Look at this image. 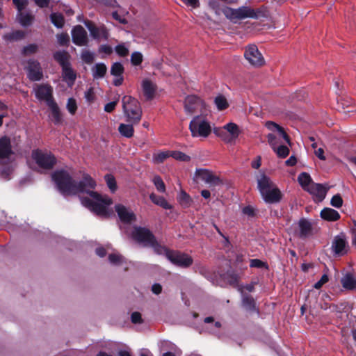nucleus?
Returning a JSON list of instances; mask_svg holds the SVG:
<instances>
[{"label": "nucleus", "mask_w": 356, "mask_h": 356, "mask_svg": "<svg viewBox=\"0 0 356 356\" xmlns=\"http://www.w3.org/2000/svg\"><path fill=\"white\" fill-rule=\"evenodd\" d=\"M51 177L58 190L63 195L79 194L84 207L99 216H108V207L112 204V200L107 195H102L93 191L96 182L89 175H84L83 180L79 182L74 180L71 175L63 170L55 171Z\"/></svg>", "instance_id": "1"}, {"label": "nucleus", "mask_w": 356, "mask_h": 356, "mask_svg": "<svg viewBox=\"0 0 356 356\" xmlns=\"http://www.w3.org/2000/svg\"><path fill=\"white\" fill-rule=\"evenodd\" d=\"M257 186L266 202L277 203L281 200L282 196L281 191L265 174H261L257 178Z\"/></svg>", "instance_id": "2"}, {"label": "nucleus", "mask_w": 356, "mask_h": 356, "mask_svg": "<svg viewBox=\"0 0 356 356\" xmlns=\"http://www.w3.org/2000/svg\"><path fill=\"white\" fill-rule=\"evenodd\" d=\"M122 103L127 121L131 124H138L143 114L139 102L131 96L125 95L122 99Z\"/></svg>", "instance_id": "3"}, {"label": "nucleus", "mask_w": 356, "mask_h": 356, "mask_svg": "<svg viewBox=\"0 0 356 356\" xmlns=\"http://www.w3.org/2000/svg\"><path fill=\"white\" fill-rule=\"evenodd\" d=\"M191 136L194 138H207L211 133V126L204 115H197L189 124Z\"/></svg>", "instance_id": "4"}, {"label": "nucleus", "mask_w": 356, "mask_h": 356, "mask_svg": "<svg viewBox=\"0 0 356 356\" xmlns=\"http://www.w3.org/2000/svg\"><path fill=\"white\" fill-rule=\"evenodd\" d=\"M215 134L220 137L225 143H234L241 133L238 126L234 122H229L222 128L214 129Z\"/></svg>", "instance_id": "5"}, {"label": "nucleus", "mask_w": 356, "mask_h": 356, "mask_svg": "<svg viewBox=\"0 0 356 356\" xmlns=\"http://www.w3.org/2000/svg\"><path fill=\"white\" fill-rule=\"evenodd\" d=\"M266 127L270 131L277 132L278 135L276 136L274 133H270L267 136L268 144L273 150H275V148L279 146L280 143V138H282L287 143H290L289 136L280 125L273 122L268 121L266 123Z\"/></svg>", "instance_id": "6"}, {"label": "nucleus", "mask_w": 356, "mask_h": 356, "mask_svg": "<svg viewBox=\"0 0 356 356\" xmlns=\"http://www.w3.org/2000/svg\"><path fill=\"white\" fill-rule=\"evenodd\" d=\"M31 156L40 168L46 170L51 169L56 161L52 154L40 149L33 150Z\"/></svg>", "instance_id": "7"}, {"label": "nucleus", "mask_w": 356, "mask_h": 356, "mask_svg": "<svg viewBox=\"0 0 356 356\" xmlns=\"http://www.w3.org/2000/svg\"><path fill=\"white\" fill-rule=\"evenodd\" d=\"M245 58L252 66L259 67L265 64V59L255 44L246 47L244 52Z\"/></svg>", "instance_id": "8"}, {"label": "nucleus", "mask_w": 356, "mask_h": 356, "mask_svg": "<svg viewBox=\"0 0 356 356\" xmlns=\"http://www.w3.org/2000/svg\"><path fill=\"white\" fill-rule=\"evenodd\" d=\"M35 97L40 102H44L47 105L54 101L53 88L47 83L35 84L33 87Z\"/></svg>", "instance_id": "9"}, {"label": "nucleus", "mask_w": 356, "mask_h": 356, "mask_svg": "<svg viewBox=\"0 0 356 356\" xmlns=\"http://www.w3.org/2000/svg\"><path fill=\"white\" fill-rule=\"evenodd\" d=\"M168 259L173 264L182 268L189 267L193 264V259L188 254L177 251H171L168 254Z\"/></svg>", "instance_id": "10"}, {"label": "nucleus", "mask_w": 356, "mask_h": 356, "mask_svg": "<svg viewBox=\"0 0 356 356\" xmlns=\"http://www.w3.org/2000/svg\"><path fill=\"white\" fill-rule=\"evenodd\" d=\"M195 175L197 178L208 184L210 186H216L222 184V181L218 176L207 169L197 170Z\"/></svg>", "instance_id": "11"}, {"label": "nucleus", "mask_w": 356, "mask_h": 356, "mask_svg": "<svg viewBox=\"0 0 356 356\" xmlns=\"http://www.w3.org/2000/svg\"><path fill=\"white\" fill-rule=\"evenodd\" d=\"M132 238L144 246L147 247L148 244L153 241L154 238L152 232L142 227H135L131 234Z\"/></svg>", "instance_id": "12"}, {"label": "nucleus", "mask_w": 356, "mask_h": 356, "mask_svg": "<svg viewBox=\"0 0 356 356\" xmlns=\"http://www.w3.org/2000/svg\"><path fill=\"white\" fill-rule=\"evenodd\" d=\"M204 108V103L201 99L195 96H188L185 99L184 108L188 115L201 112Z\"/></svg>", "instance_id": "13"}, {"label": "nucleus", "mask_w": 356, "mask_h": 356, "mask_svg": "<svg viewBox=\"0 0 356 356\" xmlns=\"http://www.w3.org/2000/svg\"><path fill=\"white\" fill-rule=\"evenodd\" d=\"M28 78L32 81H38L42 79L43 74L40 63L34 60H29L25 67Z\"/></svg>", "instance_id": "14"}, {"label": "nucleus", "mask_w": 356, "mask_h": 356, "mask_svg": "<svg viewBox=\"0 0 356 356\" xmlns=\"http://www.w3.org/2000/svg\"><path fill=\"white\" fill-rule=\"evenodd\" d=\"M72 41L78 46H85L88 43L87 33L83 26L77 25L72 31Z\"/></svg>", "instance_id": "15"}, {"label": "nucleus", "mask_w": 356, "mask_h": 356, "mask_svg": "<svg viewBox=\"0 0 356 356\" xmlns=\"http://www.w3.org/2000/svg\"><path fill=\"white\" fill-rule=\"evenodd\" d=\"M328 188L321 184L313 183L306 191L309 192L316 202L323 201L327 194Z\"/></svg>", "instance_id": "16"}, {"label": "nucleus", "mask_w": 356, "mask_h": 356, "mask_svg": "<svg viewBox=\"0 0 356 356\" xmlns=\"http://www.w3.org/2000/svg\"><path fill=\"white\" fill-rule=\"evenodd\" d=\"M86 26L93 38L99 40H106L108 38V33L104 26H97L91 22L86 23Z\"/></svg>", "instance_id": "17"}, {"label": "nucleus", "mask_w": 356, "mask_h": 356, "mask_svg": "<svg viewBox=\"0 0 356 356\" xmlns=\"http://www.w3.org/2000/svg\"><path fill=\"white\" fill-rule=\"evenodd\" d=\"M115 211L120 220L125 223H130L136 220V216L129 208L122 204H117L115 207Z\"/></svg>", "instance_id": "18"}, {"label": "nucleus", "mask_w": 356, "mask_h": 356, "mask_svg": "<svg viewBox=\"0 0 356 356\" xmlns=\"http://www.w3.org/2000/svg\"><path fill=\"white\" fill-rule=\"evenodd\" d=\"M143 95L147 100L154 98L156 86L149 79H144L141 83Z\"/></svg>", "instance_id": "19"}, {"label": "nucleus", "mask_w": 356, "mask_h": 356, "mask_svg": "<svg viewBox=\"0 0 356 356\" xmlns=\"http://www.w3.org/2000/svg\"><path fill=\"white\" fill-rule=\"evenodd\" d=\"M12 154L10 140L8 137L0 138V159H7Z\"/></svg>", "instance_id": "20"}, {"label": "nucleus", "mask_w": 356, "mask_h": 356, "mask_svg": "<svg viewBox=\"0 0 356 356\" xmlns=\"http://www.w3.org/2000/svg\"><path fill=\"white\" fill-rule=\"evenodd\" d=\"M332 248L335 254H343L346 252V241L341 236L335 237L332 244Z\"/></svg>", "instance_id": "21"}, {"label": "nucleus", "mask_w": 356, "mask_h": 356, "mask_svg": "<svg viewBox=\"0 0 356 356\" xmlns=\"http://www.w3.org/2000/svg\"><path fill=\"white\" fill-rule=\"evenodd\" d=\"M62 76L63 81L67 83L69 86H72L76 78L74 71L68 65L63 67Z\"/></svg>", "instance_id": "22"}, {"label": "nucleus", "mask_w": 356, "mask_h": 356, "mask_svg": "<svg viewBox=\"0 0 356 356\" xmlns=\"http://www.w3.org/2000/svg\"><path fill=\"white\" fill-rule=\"evenodd\" d=\"M47 106L51 111V115H49L51 120L56 124L61 123L62 116L58 104L54 101Z\"/></svg>", "instance_id": "23"}, {"label": "nucleus", "mask_w": 356, "mask_h": 356, "mask_svg": "<svg viewBox=\"0 0 356 356\" xmlns=\"http://www.w3.org/2000/svg\"><path fill=\"white\" fill-rule=\"evenodd\" d=\"M300 236L302 238L307 237L312 234V224L306 219H301L298 222Z\"/></svg>", "instance_id": "24"}, {"label": "nucleus", "mask_w": 356, "mask_h": 356, "mask_svg": "<svg viewBox=\"0 0 356 356\" xmlns=\"http://www.w3.org/2000/svg\"><path fill=\"white\" fill-rule=\"evenodd\" d=\"M236 12V19H243L245 18H254L257 15L254 10L250 8L242 6L237 9H235Z\"/></svg>", "instance_id": "25"}, {"label": "nucleus", "mask_w": 356, "mask_h": 356, "mask_svg": "<svg viewBox=\"0 0 356 356\" xmlns=\"http://www.w3.org/2000/svg\"><path fill=\"white\" fill-rule=\"evenodd\" d=\"M321 217L327 221H336L339 219V212L331 208H324L321 211Z\"/></svg>", "instance_id": "26"}, {"label": "nucleus", "mask_w": 356, "mask_h": 356, "mask_svg": "<svg viewBox=\"0 0 356 356\" xmlns=\"http://www.w3.org/2000/svg\"><path fill=\"white\" fill-rule=\"evenodd\" d=\"M242 305L247 311L259 312L258 309L256 307L255 300L251 296H243Z\"/></svg>", "instance_id": "27"}, {"label": "nucleus", "mask_w": 356, "mask_h": 356, "mask_svg": "<svg viewBox=\"0 0 356 356\" xmlns=\"http://www.w3.org/2000/svg\"><path fill=\"white\" fill-rule=\"evenodd\" d=\"M107 72V67L103 63L95 64L92 67V76L95 79L103 78Z\"/></svg>", "instance_id": "28"}, {"label": "nucleus", "mask_w": 356, "mask_h": 356, "mask_svg": "<svg viewBox=\"0 0 356 356\" xmlns=\"http://www.w3.org/2000/svg\"><path fill=\"white\" fill-rule=\"evenodd\" d=\"M343 287L348 290H353L356 286V280L353 275L346 274L341 280Z\"/></svg>", "instance_id": "29"}, {"label": "nucleus", "mask_w": 356, "mask_h": 356, "mask_svg": "<svg viewBox=\"0 0 356 356\" xmlns=\"http://www.w3.org/2000/svg\"><path fill=\"white\" fill-rule=\"evenodd\" d=\"M147 247H151L153 248L154 252L157 254H164L165 255L166 258L168 259V254L169 252H171L170 250L167 249L165 247L162 246L161 245L159 244L155 238V237L153 238L152 243L150 242Z\"/></svg>", "instance_id": "30"}, {"label": "nucleus", "mask_w": 356, "mask_h": 356, "mask_svg": "<svg viewBox=\"0 0 356 356\" xmlns=\"http://www.w3.org/2000/svg\"><path fill=\"white\" fill-rule=\"evenodd\" d=\"M298 181L305 191H307L314 183L310 175L307 172H302L298 175Z\"/></svg>", "instance_id": "31"}, {"label": "nucleus", "mask_w": 356, "mask_h": 356, "mask_svg": "<svg viewBox=\"0 0 356 356\" xmlns=\"http://www.w3.org/2000/svg\"><path fill=\"white\" fill-rule=\"evenodd\" d=\"M149 198L152 200V202H154L155 204L159 205L165 209H171L170 204L166 201V200L163 197L158 196L154 193H152L149 195Z\"/></svg>", "instance_id": "32"}, {"label": "nucleus", "mask_w": 356, "mask_h": 356, "mask_svg": "<svg viewBox=\"0 0 356 356\" xmlns=\"http://www.w3.org/2000/svg\"><path fill=\"white\" fill-rule=\"evenodd\" d=\"M134 124H120L118 127V131L120 133V134L124 137L127 138H131L134 135V128L133 125Z\"/></svg>", "instance_id": "33"}, {"label": "nucleus", "mask_w": 356, "mask_h": 356, "mask_svg": "<svg viewBox=\"0 0 356 356\" xmlns=\"http://www.w3.org/2000/svg\"><path fill=\"white\" fill-rule=\"evenodd\" d=\"M17 17L19 23L24 26L31 25L33 19V17L31 14L24 12L19 13Z\"/></svg>", "instance_id": "34"}, {"label": "nucleus", "mask_w": 356, "mask_h": 356, "mask_svg": "<svg viewBox=\"0 0 356 356\" xmlns=\"http://www.w3.org/2000/svg\"><path fill=\"white\" fill-rule=\"evenodd\" d=\"M171 156L170 151H164L154 153L153 154V162L154 163H161L165 161L168 158Z\"/></svg>", "instance_id": "35"}, {"label": "nucleus", "mask_w": 356, "mask_h": 356, "mask_svg": "<svg viewBox=\"0 0 356 356\" xmlns=\"http://www.w3.org/2000/svg\"><path fill=\"white\" fill-rule=\"evenodd\" d=\"M177 200H178L179 204L185 208L188 207L192 202V200H191V197L189 196V195H188L184 191H180V193L177 197Z\"/></svg>", "instance_id": "36"}, {"label": "nucleus", "mask_w": 356, "mask_h": 356, "mask_svg": "<svg viewBox=\"0 0 356 356\" xmlns=\"http://www.w3.org/2000/svg\"><path fill=\"white\" fill-rule=\"evenodd\" d=\"M68 54L66 51H57L54 54V57L61 65H68Z\"/></svg>", "instance_id": "37"}, {"label": "nucleus", "mask_w": 356, "mask_h": 356, "mask_svg": "<svg viewBox=\"0 0 356 356\" xmlns=\"http://www.w3.org/2000/svg\"><path fill=\"white\" fill-rule=\"evenodd\" d=\"M104 179L109 190L115 193L118 189L115 177L111 174H107L104 176Z\"/></svg>", "instance_id": "38"}, {"label": "nucleus", "mask_w": 356, "mask_h": 356, "mask_svg": "<svg viewBox=\"0 0 356 356\" xmlns=\"http://www.w3.org/2000/svg\"><path fill=\"white\" fill-rule=\"evenodd\" d=\"M51 21L54 24L55 26L57 28L63 27L64 24V18L63 16L57 13H54L50 16Z\"/></svg>", "instance_id": "39"}, {"label": "nucleus", "mask_w": 356, "mask_h": 356, "mask_svg": "<svg viewBox=\"0 0 356 356\" xmlns=\"http://www.w3.org/2000/svg\"><path fill=\"white\" fill-rule=\"evenodd\" d=\"M215 104L220 111L227 108L229 106L226 98L222 95H218L215 98Z\"/></svg>", "instance_id": "40"}, {"label": "nucleus", "mask_w": 356, "mask_h": 356, "mask_svg": "<svg viewBox=\"0 0 356 356\" xmlns=\"http://www.w3.org/2000/svg\"><path fill=\"white\" fill-rule=\"evenodd\" d=\"M224 280L230 285L236 286L239 280V277L234 273H227L225 275Z\"/></svg>", "instance_id": "41"}, {"label": "nucleus", "mask_w": 356, "mask_h": 356, "mask_svg": "<svg viewBox=\"0 0 356 356\" xmlns=\"http://www.w3.org/2000/svg\"><path fill=\"white\" fill-rule=\"evenodd\" d=\"M81 58L85 63L90 65L95 60V54L88 50H83L81 53Z\"/></svg>", "instance_id": "42"}, {"label": "nucleus", "mask_w": 356, "mask_h": 356, "mask_svg": "<svg viewBox=\"0 0 356 356\" xmlns=\"http://www.w3.org/2000/svg\"><path fill=\"white\" fill-rule=\"evenodd\" d=\"M124 72V67L123 65L119 63L116 62L113 64L111 68V74L113 76H122Z\"/></svg>", "instance_id": "43"}, {"label": "nucleus", "mask_w": 356, "mask_h": 356, "mask_svg": "<svg viewBox=\"0 0 356 356\" xmlns=\"http://www.w3.org/2000/svg\"><path fill=\"white\" fill-rule=\"evenodd\" d=\"M24 36V33L22 31H16L13 33L6 34L3 36V38L6 40H17L23 38Z\"/></svg>", "instance_id": "44"}, {"label": "nucleus", "mask_w": 356, "mask_h": 356, "mask_svg": "<svg viewBox=\"0 0 356 356\" xmlns=\"http://www.w3.org/2000/svg\"><path fill=\"white\" fill-rule=\"evenodd\" d=\"M152 181L156 188L157 191L159 192L163 193L165 191V186L162 180V179L159 176H154L152 179Z\"/></svg>", "instance_id": "45"}, {"label": "nucleus", "mask_w": 356, "mask_h": 356, "mask_svg": "<svg viewBox=\"0 0 356 356\" xmlns=\"http://www.w3.org/2000/svg\"><path fill=\"white\" fill-rule=\"evenodd\" d=\"M171 156L175 159L181 161H189L191 160V157L179 151L171 152Z\"/></svg>", "instance_id": "46"}, {"label": "nucleus", "mask_w": 356, "mask_h": 356, "mask_svg": "<svg viewBox=\"0 0 356 356\" xmlns=\"http://www.w3.org/2000/svg\"><path fill=\"white\" fill-rule=\"evenodd\" d=\"M277 155L281 158L286 157L289 154V149L285 145H279L274 150Z\"/></svg>", "instance_id": "47"}, {"label": "nucleus", "mask_w": 356, "mask_h": 356, "mask_svg": "<svg viewBox=\"0 0 356 356\" xmlns=\"http://www.w3.org/2000/svg\"><path fill=\"white\" fill-rule=\"evenodd\" d=\"M143 61V55L140 52L135 51L131 56V62L134 65H139Z\"/></svg>", "instance_id": "48"}, {"label": "nucleus", "mask_w": 356, "mask_h": 356, "mask_svg": "<svg viewBox=\"0 0 356 356\" xmlns=\"http://www.w3.org/2000/svg\"><path fill=\"white\" fill-rule=\"evenodd\" d=\"M67 111L72 114L74 115L77 109L76 102L73 98H70L67 100V103L66 105Z\"/></svg>", "instance_id": "49"}, {"label": "nucleus", "mask_w": 356, "mask_h": 356, "mask_svg": "<svg viewBox=\"0 0 356 356\" xmlns=\"http://www.w3.org/2000/svg\"><path fill=\"white\" fill-rule=\"evenodd\" d=\"M108 259L111 264L118 265L123 261L124 258L120 254L113 253L108 256Z\"/></svg>", "instance_id": "50"}, {"label": "nucleus", "mask_w": 356, "mask_h": 356, "mask_svg": "<svg viewBox=\"0 0 356 356\" xmlns=\"http://www.w3.org/2000/svg\"><path fill=\"white\" fill-rule=\"evenodd\" d=\"M250 267L252 268H268V265L259 260V259H250Z\"/></svg>", "instance_id": "51"}, {"label": "nucleus", "mask_w": 356, "mask_h": 356, "mask_svg": "<svg viewBox=\"0 0 356 356\" xmlns=\"http://www.w3.org/2000/svg\"><path fill=\"white\" fill-rule=\"evenodd\" d=\"M330 204L332 207L336 208L341 207L343 204L342 197L339 194L334 195L331 199Z\"/></svg>", "instance_id": "52"}, {"label": "nucleus", "mask_w": 356, "mask_h": 356, "mask_svg": "<svg viewBox=\"0 0 356 356\" xmlns=\"http://www.w3.org/2000/svg\"><path fill=\"white\" fill-rule=\"evenodd\" d=\"M115 49V52L120 56H126L129 54V49L124 44H118Z\"/></svg>", "instance_id": "53"}, {"label": "nucleus", "mask_w": 356, "mask_h": 356, "mask_svg": "<svg viewBox=\"0 0 356 356\" xmlns=\"http://www.w3.org/2000/svg\"><path fill=\"white\" fill-rule=\"evenodd\" d=\"M223 14L225 15V17L231 20L236 19V12L235 9L226 7L222 10Z\"/></svg>", "instance_id": "54"}, {"label": "nucleus", "mask_w": 356, "mask_h": 356, "mask_svg": "<svg viewBox=\"0 0 356 356\" xmlns=\"http://www.w3.org/2000/svg\"><path fill=\"white\" fill-rule=\"evenodd\" d=\"M38 46L35 44H31L24 47L23 54L24 55H30L37 51Z\"/></svg>", "instance_id": "55"}, {"label": "nucleus", "mask_w": 356, "mask_h": 356, "mask_svg": "<svg viewBox=\"0 0 356 356\" xmlns=\"http://www.w3.org/2000/svg\"><path fill=\"white\" fill-rule=\"evenodd\" d=\"M14 5L17 8L19 13L22 12V10L26 7L28 4L27 0H13Z\"/></svg>", "instance_id": "56"}, {"label": "nucleus", "mask_w": 356, "mask_h": 356, "mask_svg": "<svg viewBox=\"0 0 356 356\" xmlns=\"http://www.w3.org/2000/svg\"><path fill=\"white\" fill-rule=\"evenodd\" d=\"M84 97L88 102H89V103L92 102L95 98V94L94 92V89L92 88H90L88 90H87L85 92Z\"/></svg>", "instance_id": "57"}, {"label": "nucleus", "mask_w": 356, "mask_h": 356, "mask_svg": "<svg viewBox=\"0 0 356 356\" xmlns=\"http://www.w3.org/2000/svg\"><path fill=\"white\" fill-rule=\"evenodd\" d=\"M329 280L328 276L326 274H324L322 275L321 278L319 281H318L316 283H315L314 287L316 289H319L322 287V286L327 282Z\"/></svg>", "instance_id": "58"}, {"label": "nucleus", "mask_w": 356, "mask_h": 356, "mask_svg": "<svg viewBox=\"0 0 356 356\" xmlns=\"http://www.w3.org/2000/svg\"><path fill=\"white\" fill-rule=\"evenodd\" d=\"M58 42L61 45H65L69 41V37L67 34H60L57 35Z\"/></svg>", "instance_id": "59"}, {"label": "nucleus", "mask_w": 356, "mask_h": 356, "mask_svg": "<svg viewBox=\"0 0 356 356\" xmlns=\"http://www.w3.org/2000/svg\"><path fill=\"white\" fill-rule=\"evenodd\" d=\"M186 5L191 6L193 8H198L200 6V0H181Z\"/></svg>", "instance_id": "60"}, {"label": "nucleus", "mask_w": 356, "mask_h": 356, "mask_svg": "<svg viewBox=\"0 0 356 356\" xmlns=\"http://www.w3.org/2000/svg\"><path fill=\"white\" fill-rule=\"evenodd\" d=\"M133 323H140L142 322L141 315L139 312H134L131 316Z\"/></svg>", "instance_id": "61"}, {"label": "nucleus", "mask_w": 356, "mask_h": 356, "mask_svg": "<svg viewBox=\"0 0 356 356\" xmlns=\"http://www.w3.org/2000/svg\"><path fill=\"white\" fill-rule=\"evenodd\" d=\"M243 213L248 216L254 215V209L251 206H247L243 209Z\"/></svg>", "instance_id": "62"}, {"label": "nucleus", "mask_w": 356, "mask_h": 356, "mask_svg": "<svg viewBox=\"0 0 356 356\" xmlns=\"http://www.w3.org/2000/svg\"><path fill=\"white\" fill-rule=\"evenodd\" d=\"M117 105V102H111L106 104L104 106V111L108 113L112 112Z\"/></svg>", "instance_id": "63"}, {"label": "nucleus", "mask_w": 356, "mask_h": 356, "mask_svg": "<svg viewBox=\"0 0 356 356\" xmlns=\"http://www.w3.org/2000/svg\"><path fill=\"white\" fill-rule=\"evenodd\" d=\"M99 51L106 54H111L113 51V49L109 45L104 44L99 47Z\"/></svg>", "instance_id": "64"}]
</instances>
